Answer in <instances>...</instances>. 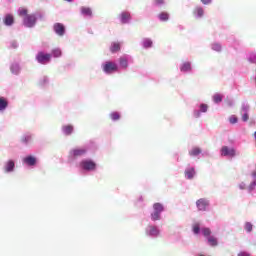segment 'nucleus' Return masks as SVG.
<instances>
[{
  "instance_id": "f257e3e1",
  "label": "nucleus",
  "mask_w": 256,
  "mask_h": 256,
  "mask_svg": "<svg viewBox=\"0 0 256 256\" xmlns=\"http://www.w3.org/2000/svg\"><path fill=\"white\" fill-rule=\"evenodd\" d=\"M18 15L24 17L23 23L25 27H33L37 23V17L35 14H28L26 8H19Z\"/></svg>"
},
{
  "instance_id": "f03ea898",
  "label": "nucleus",
  "mask_w": 256,
  "mask_h": 256,
  "mask_svg": "<svg viewBox=\"0 0 256 256\" xmlns=\"http://www.w3.org/2000/svg\"><path fill=\"white\" fill-rule=\"evenodd\" d=\"M103 71L104 73L110 75V73H115V71H119V67L117 66V64H115V62L107 61L103 65Z\"/></svg>"
},
{
  "instance_id": "7ed1b4c3",
  "label": "nucleus",
  "mask_w": 256,
  "mask_h": 256,
  "mask_svg": "<svg viewBox=\"0 0 256 256\" xmlns=\"http://www.w3.org/2000/svg\"><path fill=\"white\" fill-rule=\"evenodd\" d=\"M36 61L41 65H47L51 61V54H45L44 52H38L36 56Z\"/></svg>"
},
{
  "instance_id": "20e7f679",
  "label": "nucleus",
  "mask_w": 256,
  "mask_h": 256,
  "mask_svg": "<svg viewBox=\"0 0 256 256\" xmlns=\"http://www.w3.org/2000/svg\"><path fill=\"white\" fill-rule=\"evenodd\" d=\"M80 165L84 171H95L97 167V164L93 160H83Z\"/></svg>"
},
{
  "instance_id": "39448f33",
  "label": "nucleus",
  "mask_w": 256,
  "mask_h": 256,
  "mask_svg": "<svg viewBox=\"0 0 256 256\" xmlns=\"http://www.w3.org/2000/svg\"><path fill=\"white\" fill-rule=\"evenodd\" d=\"M222 157H235V148H229L228 146H223L220 150Z\"/></svg>"
},
{
  "instance_id": "423d86ee",
  "label": "nucleus",
  "mask_w": 256,
  "mask_h": 256,
  "mask_svg": "<svg viewBox=\"0 0 256 256\" xmlns=\"http://www.w3.org/2000/svg\"><path fill=\"white\" fill-rule=\"evenodd\" d=\"M208 205H209V200L205 198H200L196 201V206L198 211H207Z\"/></svg>"
},
{
  "instance_id": "0eeeda50",
  "label": "nucleus",
  "mask_w": 256,
  "mask_h": 256,
  "mask_svg": "<svg viewBox=\"0 0 256 256\" xmlns=\"http://www.w3.org/2000/svg\"><path fill=\"white\" fill-rule=\"evenodd\" d=\"M53 29L59 37H63V35H65V26L62 23L54 24Z\"/></svg>"
},
{
  "instance_id": "6e6552de",
  "label": "nucleus",
  "mask_w": 256,
  "mask_h": 256,
  "mask_svg": "<svg viewBox=\"0 0 256 256\" xmlns=\"http://www.w3.org/2000/svg\"><path fill=\"white\" fill-rule=\"evenodd\" d=\"M15 169V162L13 160H9L4 165L5 173H11Z\"/></svg>"
},
{
  "instance_id": "1a4fd4ad",
  "label": "nucleus",
  "mask_w": 256,
  "mask_h": 256,
  "mask_svg": "<svg viewBox=\"0 0 256 256\" xmlns=\"http://www.w3.org/2000/svg\"><path fill=\"white\" fill-rule=\"evenodd\" d=\"M240 113L242 115V121L245 123L249 121V106H242Z\"/></svg>"
},
{
  "instance_id": "9d476101",
  "label": "nucleus",
  "mask_w": 256,
  "mask_h": 256,
  "mask_svg": "<svg viewBox=\"0 0 256 256\" xmlns=\"http://www.w3.org/2000/svg\"><path fill=\"white\" fill-rule=\"evenodd\" d=\"M85 153H87L86 149L77 148L71 150L70 155H72V157H81L82 155H85Z\"/></svg>"
},
{
  "instance_id": "9b49d317",
  "label": "nucleus",
  "mask_w": 256,
  "mask_h": 256,
  "mask_svg": "<svg viewBox=\"0 0 256 256\" xmlns=\"http://www.w3.org/2000/svg\"><path fill=\"white\" fill-rule=\"evenodd\" d=\"M120 21L123 24L129 23V21H131V13H129V12H122L120 14Z\"/></svg>"
},
{
  "instance_id": "f8f14e48",
  "label": "nucleus",
  "mask_w": 256,
  "mask_h": 256,
  "mask_svg": "<svg viewBox=\"0 0 256 256\" xmlns=\"http://www.w3.org/2000/svg\"><path fill=\"white\" fill-rule=\"evenodd\" d=\"M148 235H150L151 237H159V228H157L156 226H148Z\"/></svg>"
},
{
  "instance_id": "ddd939ff",
  "label": "nucleus",
  "mask_w": 256,
  "mask_h": 256,
  "mask_svg": "<svg viewBox=\"0 0 256 256\" xmlns=\"http://www.w3.org/2000/svg\"><path fill=\"white\" fill-rule=\"evenodd\" d=\"M23 161L24 163H26V165L33 167V165H36L37 163V158H35L34 156H27L23 159Z\"/></svg>"
},
{
  "instance_id": "4468645a",
  "label": "nucleus",
  "mask_w": 256,
  "mask_h": 256,
  "mask_svg": "<svg viewBox=\"0 0 256 256\" xmlns=\"http://www.w3.org/2000/svg\"><path fill=\"white\" fill-rule=\"evenodd\" d=\"M9 107V101L5 97H0V111H5Z\"/></svg>"
},
{
  "instance_id": "2eb2a0df",
  "label": "nucleus",
  "mask_w": 256,
  "mask_h": 256,
  "mask_svg": "<svg viewBox=\"0 0 256 256\" xmlns=\"http://www.w3.org/2000/svg\"><path fill=\"white\" fill-rule=\"evenodd\" d=\"M15 23V18H13V15L7 14L4 18V25L11 26Z\"/></svg>"
},
{
  "instance_id": "dca6fc26",
  "label": "nucleus",
  "mask_w": 256,
  "mask_h": 256,
  "mask_svg": "<svg viewBox=\"0 0 256 256\" xmlns=\"http://www.w3.org/2000/svg\"><path fill=\"white\" fill-rule=\"evenodd\" d=\"M73 130H74V128H73V125H71V124L64 125L62 127V131H63L64 135H71V133H73Z\"/></svg>"
},
{
  "instance_id": "f3484780",
  "label": "nucleus",
  "mask_w": 256,
  "mask_h": 256,
  "mask_svg": "<svg viewBox=\"0 0 256 256\" xmlns=\"http://www.w3.org/2000/svg\"><path fill=\"white\" fill-rule=\"evenodd\" d=\"M185 177L187 179H193V177H195V168H189L185 170Z\"/></svg>"
},
{
  "instance_id": "a211bd4d",
  "label": "nucleus",
  "mask_w": 256,
  "mask_h": 256,
  "mask_svg": "<svg viewBox=\"0 0 256 256\" xmlns=\"http://www.w3.org/2000/svg\"><path fill=\"white\" fill-rule=\"evenodd\" d=\"M111 53H117V51H121V44L118 42L112 43V46L110 47Z\"/></svg>"
},
{
  "instance_id": "6ab92c4d",
  "label": "nucleus",
  "mask_w": 256,
  "mask_h": 256,
  "mask_svg": "<svg viewBox=\"0 0 256 256\" xmlns=\"http://www.w3.org/2000/svg\"><path fill=\"white\" fill-rule=\"evenodd\" d=\"M153 209H154V211L156 212V213H159V214H161V213H163V211H164V207H163V204H161V203H155L154 205H153Z\"/></svg>"
},
{
  "instance_id": "aec40b11",
  "label": "nucleus",
  "mask_w": 256,
  "mask_h": 256,
  "mask_svg": "<svg viewBox=\"0 0 256 256\" xmlns=\"http://www.w3.org/2000/svg\"><path fill=\"white\" fill-rule=\"evenodd\" d=\"M81 13H82V15H85L86 17H91V15H93V11H91V8H89V7H82Z\"/></svg>"
},
{
  "instance_id": "412c9836",
  "label": "nucleus",
  "mask_w": 256,
  "mask_h": 256,
  "mask_svg": "<svg viewBox=\"0 0 256 256\" xmlns=\"http://www.w3.org/2000/svg\"><path fill=\"white\" fill-rule=\"evenodd\" d=\"M180 71L182 72H187V71H191V62H185L182 64V66L180 67Z\"/></svg>"
},
{
  "instance_id": "4be33fe9",
  "label": "nucleus",
  "mask_w": 256,
  "mask_h": 256,
  "mask_svg": "<svg viewBox=\"0 0 256 256\" xmlns=\"http://www.w3.org/2000/svg\"><path fill=\"white\" fill-rule=\"evenodd\" d=\"M119 63H120V66L122 67V69H127V67H129V62H128L127 58H120Z\"/></svg>"
},
{
  "instance_id": "5701e85b",
  "label": "nucleus",
  "mask_w": 256,
  "mask_h": 256,
  "mask_svg": "<svg viewBox=\"0 0 256 256\" xmlns=\"http://www.w3.org/2000/svg\"><path fill=\"white\" fill-rule=\"evenodd\" d=\"M208 243L211 247H217L218 245L217 238H215L214 236L208 237Z\"/></svg>"
},
{
  "instance_id": "b1692460",
  "label": "nucleus",
  "mask_w": 256,
  "mask_h": 256,
  "mask_svg": "<svg viewBox=\"0 0 256 256\" xmlns=\"http://www.w3.org/2000/svg\"><path fill=\"white\" fill-rule=\"evenodd\" d=\"M189 155L192 157H197V155H201V150L198 147L192 148V150L189 152Z\"/></svg>"
},
{
  "instance_id": "393cba45",
  "label": "nucleus",
  "mask_w": 256,
  "mask_h": 256,
  "mask_svg": "<svg viewBox=\"0 0 256 256\" xmlns=\"http://www.w3.org/2000/svg\"><path fill=\"white\" fill-rule=\"evenodd\" d=\"M160 21H169V13L167 12H161L159 15H158Z\"/></svg>"
},
{
  "instance_id": "a878e982",
  "label": "nucleus",
  "mask_w": 256,
  "mask_h": 256,
  "mask_svg": "<svg viewBox=\"0 0 256 256\" xmlns=\"http://www.w3.org/2000/svg\"><path fill=\"white\" fill-rule=\"evenodd\" d=\"M110 119H112V121H119L121 119V114H119V112H112L110 114Z\"/></svg>"
},
{
  "instance_id": "bb28decb",
  "label": "nucleus",
  "mask_w": 256,
  "mask_h": 256,
  "mask_svg": "<svg viewBox=\"0 0 256 256\" xmlns=\"http://www.w3.org/2000/svg\"><path fill=\"white\" fill-rule=\"evenodd\" d=\"M143 46L145 47V49H149V47H153V41H151V39L146 38L143 41Z\"/></svg>"
},
{
  "instance_id": "cd10ccee",
  "label": "nucleus",
  "mask_w": 256,
  "mask_h": 256,
  "mask_svg": "<svg viewBox=\"0 0 256 256\" xmlns=\"http://www.w3.org/2000/svg\"><path fill=\"white\" fill-rule=\"evenodd\" d=\"M192 230L195 235H199V231H201V225L199 223H195L192 226Z\"/></svg>"
},
{
  "instance_id": "c85d7f7f",
  "label": "nucleus",
  "mask_w": 256,
  "mask_h": 256,
  "mask_svg": "<svg viewBox=\"0 0 256 256\" xmlns=\"http://www.w3.org/2000/svg\"><path fill=\"white\" fill-rule=\"evenodd\" d=\"M204 10L201 7H197L194 10V15H197V17H202L204 15Z\"/></svg>"
},
{
  "instance_id": "c756f323",
  "label": "nucleus",
  "mask_w": 256,
  "mask_h": 256,
  "mask_svg": "<svg viewBox=\"0 0 256 256\" xmlns=\"http://www.w3.org/2000/svg\"><path fill=\"white\" fill-rule=\"evenodd\" d=\"M151 219L152 221H159L161 219V214H159V212L154 211L151 214Z\"/></svg>"
},
{
  "instance_id": "7c9ffc66",
  "label": "nucleus",
  "mask_w": 256,
  "mask_h": 256,
  "mask_svg": "<svg viewBox=\"0 0 256 256\" xmlns=\"http://www.w3.org/2000/svg\"><path fill=\"white\" fill-rule=\"evenodd\" d=\"M214 103H221L223 101V96L221 94H215L213 96Z\"/></svg>"
},
{
  "instance_id": "2f4dec72",
  "label": "nucleus",
  "mask_w": 256,
  "mask_h": 256,
  "mask_svg": "<svg viewBox=\"0 0 256 256\" xmlns=\"http://www.w3.org/2000/svg\"><path fill=\"white\" fill-rule=\"evenodd\" d=\"M244 229L247 233H251V231H253V224H251V222H246Z\"/></svg>"
},
{
  "instance_id": "473e14b6",
  "label": "nucleus",
  "mask_w": 256,
  "mask_h": 256,
  "mask_svg": "<svg viewBox=\"0 0 256 256\" xmlns=\"http://www.w3.org/2000/svg\"><path fill=\"white\" fill-rule=\"evenodd\" d=\"M239 121V118H237V116L232 115L229 117V122L231 123V125H235V123H237Z\"/></svg>"
},
{
  "instance_id": "72a5a7b5",
  "label": "nucleus",
  "mask_w": 256,
  "mask_h": 256,
  "mask_svg": "<svg viewBox=\"0 0 256 256\" xmlns=\"http://www.w3.org/2000/svg\"><path fill=\"white\" fill-rule=\"evenodd\" d=\"M202 233H203L204 237H210L211 236V229L202 228Z\"/></svg>"
},
{
  "instance_id": "f704fd0d",
  "label": "nucleus",
  "mask_w": 256,
  "mask_h": 256,
  "mask_svg": "<svg viewBox=\"0 0 256 256\" xmlns=\"http://www.w3.org/2000/svg\"><path fill=\"white\" fill-rule=\"evenodd\" d=\"M53 57H61V50L60 49H54L52 50Z\"/></svg>"
},
{
  "instance_id": "c9c22d12",
  "label": "nucleus",
  "mask_w": 256,
  "mask_h": 256,
  "mask_svg": "<svg viewBox=\"0 0 256 256\" xmlns=\"http://www.w3.org/2000/svg\"><path fill=\"white\" fill-rule=\"evenodd\" d=\"M209 108V106H207V104H201L200 105V111L202 113H207V109Z\"/></svg>"
},
{
  "instance_id": "e433bc0d",
  "label": "nucleus",
  "mask_w": 256,
  "mask_h": 256,
  "mask_svg": "<svg viewBox=\"0 0 256 256\" xmlns=\"http://www.w3.org/2000/svg\"><path fill=\"white\" fill-rule=\"evenodd\" d=\"M22 143H29L31 141V135H26L21 139Z\"/></svg>"
},
{
  "instance_id": "4c0bfd02",
  "label": "nucleus",
  "mask_w": 256,
  "mask_h": 256,
  "mask_svg": "<svg viewBox=\"0 0 256 256\" xmlns=\"http://www.w3.org/2000/svg\"><path fill=\"white\" fill-rule=\"evenodd\" d=\"M256 187V180H254L250 185L248 186V191H253Z\"/></svg>"
},
{
  "instance_id": "58836bf2",
  "label": "nucleus",
  "mask_w": 256,
  "mask_h": 256,
  "mask_svg": "<svg viewBox=\"0 0 256 256\" xmlns=\"http://www.w3.org/2000/svg\"><path fill=\"white\" fill-rule=\"evenodd\" d=\"M212 49H213L214 51H218V52H219V51H221V45L215 43V44L212 45Z\"/></svg>"
},
{
  "instance_id": "ea45409f",
  "label": "nucleus",
  "mask_w": 256,
  "mask_h": 256,
  "mask_svg": "<svg viewBox=\"0 0 256 256\" xmlns=\"http://www.w3.org/2000/svg\"><path fill=\"white\" fill-rule=\"evenodd\" d=\"M155 5H163L165 3V0H154Z\"/></svg>"
},
{
  "instance_id": "a19ab883",
  "label": "nucleus",
  "mask_w": 256,
  "mask_h": 256,
  "mask_svg": "<svg viewBox=\"0 0 256 256\" xmlns=\"http://www.w3.org/2000/svg\"><path fill=\"white\" fill-rule=\"evenodd\" d=\"M238 256H251V254L248 252H240L238 253Z\"/></svg>"
},
{
  "instance_id": "79ce46f5",
  "label": "nucleus",
  "mask_w": 256,
  "mask_h": 256,
  "mask_svg": "<svg viewBox=\"0 0 256 256\" xmlns=\"http://www.w3.org/2000/svg\"><path fill=\"white\" fill-rule=\"evenodd\" d=\"M212 0H201V2L203 3V5H209L211 3Z\"/></svg>"
},
{
  "instance_id": "37998d69",
  "label": "nucleus",
  "mask_w": 256,
  "mask_h": 256,
  "mask_svg": "<svg viewBox=\"0 0 256 256\" xmlns=\"http://www.w3.org/2000/svg\"><path fill=\"white\" fill-rule=\"evenodd\" d=\"M239 188H240V189H247V185L242 182V183L239 185Z\"/></svg>"
},
{
  "instance_id": "c03bdc74",
  "label": "nucleus",
  "mask_w": 256,
  "mask_h": 256,
  "mask_svg": "<svg viewBox=\"0 0 256 256\" xmlns=\"http://www.w3.org/2000/svg\"><path fill=\"white\" fill-rule=\"evenodd\" d=\"M250 61H251L252 63H256V54L253 55V56L250 58Z\"/></svg>"
},
{
  "instance_id": "a18cd8bd",
  "label": "nucleus",
  "mask_w": 256,
  "mask_h": 256,
  "mask_svg": "<svg viewBox=\"0 0 256 256\" xmlns=\"http://www.w3.org/2000/svg\"><path fill=\"white\" fill-rule=\"evenodd\" d=\"M252 177H256V170L252 172Z\"/></svg>"
},
{
  "instance_id": "49530a36",
  "label": "nucleus",
  "mask_w": 256,
  "mask_h": 256,
  "mask_svg": "<svg viewBox=\"0 0 256 256\" xmlns=\"http://www.w3.org/2000/svg\"><path fill=\"white\" fill-rule=\"evenodd\" d=\"M196 116L199 117V112H197Z\"/></svg>"
}]
</instances>
